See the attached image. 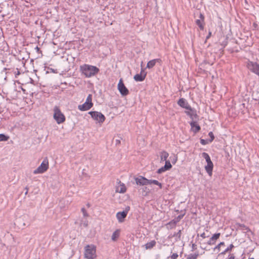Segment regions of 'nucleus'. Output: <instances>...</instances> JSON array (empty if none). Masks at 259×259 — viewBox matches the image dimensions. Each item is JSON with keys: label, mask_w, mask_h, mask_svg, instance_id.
<instances>
[{"label": "nucleus", "mask_w": 259, "mask_h": 259, "mask_svg": "<svg viewBox=\"0 0 259 259\" xmlns=\"http://www.w3.org/2000/svg\"><path fill=\"white\" fill-rule=\"evenodd\" d=\"M99 69L96 66L87 64L80 66V71L82 74L87 78L95 76L99 72Z\"/></svg>", "instance_id": "1"}, {"label": "nucleus", "mask_w": 259, "mask_h": 259, "mask_svg": "<svg viewBox=\"0 0 259 259\" xmlns=\"http://www.w3.org/2000/svg\"><path fill=\"white\" fill-rule=\"evenodd\" d=\"M53 118L58 124L63 123L65 121V116L62 112L61 109L58 106H55L53 109Z\"/></svg>", "instance_id": "2"}, {"label": "nucleus", "mask_w": 259, "mask_h": 259, "mask_svg": "<svg viewBox=\"0 0 259 259\" xmlns=\"http://www.w3.org/2000/svg\"><path fill=\"white\" fill-rule=\"evenodd\" d=\"M84 256L87 259H95L97 257L96 247L94 245H88L84 248Z\"/></svg>", "instance_id": "3"}, {"label": "nucleus", "mask_w": 259, "mask_h": 259, "mask_svg": "<svg viewBox=\"0 0 259 259\" xmlns=\"http://www.w3.org/2000/svg\"><path fill=\"white\" fill-rule=\"evenodd\" d=\"M93 106L92 102V95L89 94L86 99L85 102L82 105L78 106V109L81 111H87Z\"/></svg>", "instance_id": "4"}, {"label": "nucleus", "mask_w": 259, "mask_h": 259, "mask_svg": "<svg viewBox=\"0 0 259 259\" xmlns=\"http://www.w3.org/2000/svg\"><path fill=\"white\" fill-rule=\"evenodd\" d=\"M49 163L47 159L43 160L41 164L33 171L35 175L43 174L46 172L49 168Z\"/></svg>", "instance_id": "5"}, {"label": "nucleus", "mask_w": 259, "mask_h": 259, "mask_svg": "<svg viewBox=\"0 0 259 259\" xmlns=\"http://www.w3.org/2000/svg\"><path fill=\"white\" fill-rule=\"evenodd\" d=\"M246 67L251 72L259 77V64L249 60L246 62Z\"/></svg>", "instance_id": "6"}, {"label": "nucleus", "mask_w": 259, "mask_h": 259, "mask_svg": "<svg viewBox=\"0 0 259 259\" xmlns=\"http://www.w3.org/2000/svg\"><path fill=\"white\" fill-rule=\"evenodd\" d=\"M89 114L92 118L99 123H102L105 120V116L101 112L98 111H90Z\"/></svg>", "instance_id": "7"}, {"label": "nucleus", "mask_w": 259, "mask_h": 259, "mask_svg": "<svg viewBox=\"0 0 259 259\" xmlns=\"http://www.w3.org/2000/svg\"><path fill=\"white\" fill-rule=\"evenodd\" d=\"M117 89L122 96H126L129 94V91L125 86L122 78H120L117 84Z\"/></svg>", "instance_id": "8"}, {"label": "nucleus", "mask_w": 259, "mask_h": 259, "mask_svg": "<svg viewBox=\"0 0 259 259\" xmlns=\"http://www.w3.org/2000/svg\"><path fill=\"white\" fill-rule=\"evenodd\" d=\"M165 161V165L164 166L161 167V168H159L157 170V172L158 174H161L162 172H164L165 171L168 170L170 169L172 167V165L170 163V162L169 160H166Z\"/></svg>", "instance_id": "9"}, {"label": "nucleus", "mask_w": 259, "mask_h": 259, "mask_svg": "<svg viewBox=\"0 0 259 259\" xmlns=\"http://www.w3.org/2000/svg\"><path fill=\"white\" fill-rule=\"evenodd\" d=\"M147 73L144 71L143 69H141L140 73L136 74L134 79L136 81H143L146 78Z\"/></svg>", "instance_id": "10"}, {"label": "nucleus", "mask_w": 259, "mask_h": 259, "mask_svg": "<svg viewBox=\"0 0 259 259\" xmlns=\"http://www.w3.org/2000/svg\"><path fill=\"white\" fill-rule=\"evenodd\" d=\"M115 191L116 193H124L126 191V187L125 184L119 181L116 187Z\"/></svg>", "instance_id": "11"}, {"label": "nucleus", "mask_w": 259, "mask_h": 259, "mask_svg": "<svg viewBox=\"0 0 259 259\" xmlns=\"http://www.w3.org/2000/svg\"><path fill=\"white\" fill-rule=\"evenodd\" d=\"M136 183L137 185L144 186L148 185L149 180L144 177H140L135 179Z\"/></svg>", "instance_id": "12"}, {"label": "nucleus", "mask_w": 259, "mask_h": 259, "mask_svg": "<svg viewBox=\"0 0 259 259\" xmlns=\"http://www.w3.org/2000/svg\"><path fill=\"white\" fill-rule=\"evenodd\" d=\"M128 210L123 211L121 212H118L116 213V218L119 223H122L124 221V219L126 218Z\"/></svg>", "instance_id": "13"}, {"label": "nucleus", "mask_w": 259, "mask_h": 259, "mask_svg": "<svg viewBox=\"0 0 259 259\" xmlns=\"http://www.w3.org/2000/svg\"><path fill=\"white\" fill-rule=\"evenodd\" d=\"M191 126V130L195 134L200 131L201 127L200 125L196 121H191L190 123Z\"/></svg>", "instance_id": "14"}, {"label": "nucleus", "mask_w": 259, "mask_h": 259, "mask_svg": "<svg viewBox=\"0 0 259 259\" xmlns=\"http://www.w3.org/2000/svg\"><path fill=\"white\" fill-rule=\"evenodd\" d=\"M187 110L189 111H186L185 112L192 120L198 118V116L197 114L196 111L193 110L191 107H190V109H188Z\"/></svg>", "instance_id": "15"}, {"label": "nucleus", "mask_w": 259, "mask_h": 259, "mask_svg": "<svg viewBox=\"0 0 259 259\" xmlns=\"http://www.w3.org/2000/svg\"><path fill=\"white\" fill-rule=\"evenodd\" d=\"M178 104L181 107L186 109H190V105L187 101L184 98H181L178 101Z\"/></svg>", "instance_id": "16"}, {"label": "nucleus", "mask_w": 259, "mask_h": 259, "mask_svg": "<svg viewBox=\"0 0 259 259\" xmlns=\"http://www.w3.org/2000/svg\"><path fill=\"white\" fill-rule=\"evenodd\" d=\"M200 19H197L196 20V24L199 27L201 30H203L204 29V17L201 13L200 14L199 16Z\"/></svg>", "instance_id": "17"}, {"label": "nucleus", "mask_w": 259, "mask_h": 259, "mask_svg": "<svg viewBox=\"0 0 259 259\" xmlns=\"http://www.w3.org/2000/svg\"><path fill=\"white\" fill-rule=\"evenodd\" d=\"M213 168V164L212 162L207 163V165L205 166V169L209 176H211L212 175Z\"/></svg>", "instance_id": "18"}, {"label": "nucleus", "mask_w": 259, "mask_h": 259, "mask_svg": "<svg viewBox=\"0 0 259 259\" xmlns=\"http://www.w3.org/2000/svg\"><path fill=\"white\" fill-rule=\"evenodd\" d=\"M161 62V60L160 59H155L151 60L149 61V62H148V63L147 64L146 67L148 69H151V68H153L155 65V64L157 62L160 63Z\"/></svg>", "instance_id": "19"}, {"label": "nucleus", "mask_w": 259, "mask_h": 259, "mask_svg": "<svg viewBox=\"0 0 259 259\" xmlns=\"http://www.w3.org/2000/svg\"><path fill=\"white\" fill-rule=\"evenodd\" d=\"M221 234L220 233L214 234L212 235V236L210 238L208 241V244L209 245H213L215 243L216 241L220 238Z\"/></svg>", "instance_id": "20"}, {"label": "nucleus", "mask_w": 259, "mask_h": 259, "mask_svg": "<svg viewBox=\"0 0 259 259\" xmlns=\"http://www.w3.org/2000/svg\"><path fill=\"white\" fill-rule=\"evenodd\" d=\"M169 154L166 151L163 150L160 152V161H164L167 160Z\"/></svg>", "instance_id": "21"}, {"label": "nucleus", "mask_w": 259, "mask_h": 259, "mask_svg": "<svg viewBox=\"0 0 259 259\" xmlns=\"http://www.w3.org/2000/svg\"><path fill=\"white\" fill-rule=\"evenodd\" d=\"M120 233V230L119 229H117L115 230L113 233L112 234L111 239L113 241H115L119 238Z\"/></svg>", "instance_id": "22"}, {"label": "nucleus", "mask_w": 259, "mask_h": 259, "mask_svg": "<svg viewBox=\"0 0 259 259\" xmlns=\"http://www.w3.org/2000/svg\"><path fill=\"white\" fill-rule=\"evenodd\" d=\"M185 214H183L182 215H180L177 217L176 218L170 221L168 224H172L174 225H176L177 223H178L184 216Z\"/></svg>", "instance_id": "23"}, {"label": "nucleus", "mask_w": 259, "mask_h": 259, "mask_svg": "<svg viewBox=\"0 0 259 259\" xmlns=\"http://www.w3.org/2000/svg\"><path fill=\"white\" fill-rule=\"evenodd\" d=\"M156 245V241L155 240H152L149 242L147 243L145 245V247L146 249H150L152 248Z\"/></svg>", "instance_id": "24"}, {"label": "nucleus", "mask_w": 259, "mask_h": 259, "mask_svg": "<svg viewBox=\"0 0 259 259\" xmlns=\"http://www.w3.org/2000/svg\"><path fill=\"white\" fill-rule=\"evenodd\" d=\"M153 184L157 186H158L160 189L162 188V185L161 183L159 182L158 181L155 180H149L148 185Z\"/></svg>", "instance_id": "25"}, {"label": "nucleus", "mask_w": 259, "mask_h": 259, "mask_svg": "<svg viewBox=\"0 0 259 259\" xmlns=\"http://www.w3.org/2000/svg\"><path fill=\"white\" fill-rule=\"evenodd\" d=\"M202 156L205 159L207 163L212 162L210 156L207 153L203 152L202 153Z\"/></svg>", "instance_id": "26"}, {"label": "nucleus", "mask_w": 259, "mask_h": 259, "mask_svg": "<svg viewBox=\"0 0 259 259\" xmlns=\"http://www.w3.org/2000/svg\"><path fill=\"white\" fill-rule=\"evenodd\" d=\"M234 247L233 244H231L224 251L221 252V254H225L227 252L231 251Z\"/></svg>", "instance_id": "27"}, {"label": "nucleus", "mask_w": 259, "mask_h": 259, "mask_svg": "<svg viewBox=\"0 0 259 259\" xmlns=\"http://www.w3.org/2000/svg\"><path fill=\"white\" fill-rule=\"evenodd\" d=\"M225 245V242H221L217 246H216L215 247L214 249L217 250L218 252H219L221 250V247L222 246H224Z\"/></svg>", "instance_id": "28"}, {"label": "nucleus", "mask_w": 259, "mask_h": 259, "mask_svg": "<svg viewBox=\"0 0 259 259\" xmlns=\"http://www.w3.org/2000/svg\"><path fill=\"white\" fill-rule=\"evenodd\" d=\"M9 137L4 134H0V142L7 141L9 140Z\"/></svg>", "instance_id": "29"}, {"label": "nucleus", "mask_w": 259, "mask_h": 259, "mask_svg": "<svg viewBox=\"0 0 259 259\" xmlns=\"http://www.w3.org/2000/svg\"><path fill=\"white\" fill-rule=\"evenodd\" d=\"M171 158V162L173 164H175L178 161V156L174 154L173 156L170 157Z\"/></svg>", "instance_id": "30"}, {"label": "nucleus", "mask_w": 259, "mask_h": 259, "mask_svg": "<svg viewBox=\"0 0 259 259\" xmlns=\"http://www.w3.org/2000/svg\"><path fill=\"white\" fill-rule=\"evenodd\" d=\"M198 256V253L189 255L186 259H196Z\"/></svg>", "instance_id": "31"}, {"label": "nucleus", "mask_w": 259, "mask_h": 259, "mask_svg": "<svg viewBox=\"0 0 259 259\" xmlns=\"http://www.w3.org/2000/svg\"><path fill=\"white\" fill-rule=\"evenodd\" d=\"M81 212H82L83 215L84 217H88L89 214L88 213V212L87 210L85 209V208L83 207L81 209Z\"/></svg>", "instance_id": "32"}, {"label": "nucleus", "mask_w": 259, "mask_h": 259, "mask_svg": "<svg viewBox=\"0 0 259 259\" xmlns=\"http://www.w3.org/2000/svg\"><path fill=\"white\" fill-rule=\"evenodd\" d=\"M208 136L210 137V139L209 140V143H211L213 141V140H214V136L213 135V134L212 132H210L209 133H208Z\"/></svg>", "instance_id": "33"}, {"label": "nucleus", "mask_w": 259, "mask_h": 259, "mask_svg": "<svg viewBox=\"0 0 259 259\" xmlns=\"http://www.w3.org/2000/svg\"><path fill=\"white\" fill-rule=\"evenodd\" d=\"M178 257V254L176 253H174L171 256L172 259H177Z\"/></svg>", "instance_id": "34"}, {"label": "nucleus", "mask_w": 259, "mask_h": 259, "mask_svg": "<svg viewBox=\"0 0 259 259\" xmlns=\"http://www.w3.org/2000/svg\"><path fill=\"white\" fill-rule=\"evenodd\" d=\"M200 143L202 144V145H205L207 144H208V143L204 139H201L200 140Z\"/></svg>", "instance_id": "35"}, {"label": "nucleus", "mask_w": 259, "mask_h": 259, "mask_svg": "<svg viewBox=\"0 0 259 259\" xmlns=\"http://www.w3.org/2000/svg\"><path fill=\"white\" fill-rule=\"evenodd\" d=\"M211 36V32L210 31L209 32L208 35L206 36V39H208Z\"/></svg>", "instance_id": "36"}, {"label": "nucleus", "mask_w": 259, "mask_h": 259, "mask_svg": "<svg viewBox=\"0 0 259 259\" xmlns=\"http://www.w3.org/2000/svg\"><path fill=\"white\" fill-rule=\"evenodd\" d=\"M201 236L202 238H205V233H203V234H202L201 235Z\"/></svg>", "instance_id": "37"}, {"label": "nucleus", "mask_w": 259, "mask_h": 259, "mask_svg": "<svg viewBox=\"0 0 259 259\" xmlns=\"http://www.w3.org/2000/svg\"><path fill=\"white\" fill-rule=\"evenodd\" d=\"M35 49H36L37 51H38L39 50V48L38 47H36V48H35Z\"/></svg>", "instance_id": "38"}, {"label": "nucleus", "mask_w": 259, "mask_h": 259, "mask_svg": "<svg viewBox=\"0 0 259 259\" xmlns=\"http://www.w3.org/2000/svg\"><path fill=\"white\" fill-rule=\"evenodd\" d=\"M27 192H28V190H27L26 192H25V194H26L27 193Z\"/></svg>", "instance_id": "39"}, {"label": "nucleus", "mask_w": 259, "mask_h": 259, "mask_svg": "<svg viewBox=\"0 0 259 259\" xmlns=\"http://www.w3.org/2000/svg\"><path fill=\"white\" fill-rule=\"evenodd\" d=\"M249 259H254L253 257L249 258Z\"/></svg>", "instance_id": "40"}]
</instances>
